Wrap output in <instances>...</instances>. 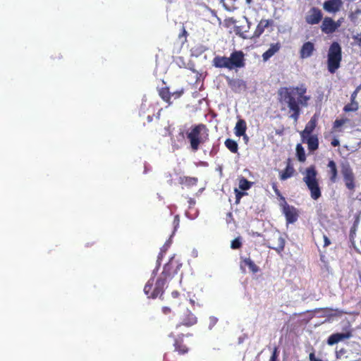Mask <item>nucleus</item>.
Wrapping results in <instances>:
<instances>
[{"label": "nucleus", "mask_w": 361, "mask_h": 361, "mask_svg": "<svg viewBox=\"0 0 361 361\" xmlns=\"http://www.w3.org/2000/svg\"><path fill=\"white\" fill-rule=\"evenodd\" d=\"M307 88L305 85L299 87H282L279 90V95L282 102L287 104L290 114V118L298 122L301 114V106H307L310 97L306 95Z\"/></svg>", "instance_id": "1"}, {"label": "nucleus", "mask_w": 361, "mask_h": 361, "mask_svg": "<svg viewBox=\"0 0 361 361\" xmlns=\"http://www.w3.org/2000/svg\"><path fill=\"white\" fill-rule=\"evenodd\" d=\"M173 259H171L164 266L163 271L154 282V278L152 277L144 287V293L149 298H156L161 296L164 292L166 283L172 279L176 273L177 266Z\"/></svg>", "instance_id": "2"}, {"label": "nucleus", "mask_w": 361, "mask_h": 361, "mask_svg": "<svg viewBox=\"0 0 361 361\" xmlns=\"http://www.w3.org/2000/svg\"><path fill=\"white\" fill-rule=\"evenodd\" d=\"M212 65L219 68L232 70L245 66V55L242 51H233L229 57L216 56L212 61Z\"/></svg>", "instance_id": "3"}, {"label": "nucleus", "mask_w": 361, "mask_h": 361, "mask_svg": "<svg viewBox=\"0 0 361 361\" xmlns=\"http://www.w3.org/2000/svg\"><path fill=\"white\" fill-rule=\"evenodd\" d=\"M209 129L205 124L200 123L194 125L190 130L187 133V138L189 140L192 151L198 150L200 145L209 140Z\"/></svg>", "instance_id": "4"}, {"label": "nucleus", "mask_w": 361, "mask_h": 361, "mask_svg": "<svg viewBox=\"0 0 361 361\" xmlns=\"http://www.w3.org/2000/svg\"><path fill=\"white\" fill-rule=\"evenodd\" d=\"M317 171L314 165L310 166L305 170L303 181L310 191L311 197L317 200L322 196L321 188L317 178Z\"/></svg>", "instance_id": "5"}, {"label": "nucleus", "mask_w": 361, "mask_h": 361, "mask_svg": "<svg viewBox=\"0 0 361 361\" xmlns=\"http://www.w3.org/2000/svg\"><path fill=\"white\" fill-rule=\"evenodd\" d=\"M342 60V49L338 42H334L329 47L327 54V68L331 73H335L340 68Z\"/></svg>", "instance_id": "6"}, {"label": "nucleus", "mask_w": 361, "mask_h": 361, "mask_svg": "<svg viewBox=\"0 0 361 361\" xmlns=\"http://www.w3.org/2000/svg\"><path fill=\"white\" fill-rule=\"evenodd\" d=\"M341 173L343 178L345 187L351 192H353L355 189V178L353 171L349 164L346 162L341 164Z\"/></svg>", "instance_id": "7"}, {"label": "nucleus", "mask_w": 361, "mask_h": 361, "mask_svg": "<svg viewBox=\"0 0 361 361\" xmlns=\"http://www.w3.org/2000/svg\"><path fill=\"white\" fill-rule=\"evenodd\" d=\"M341 25V21H335L332 18L326 16L322 19L320 29L326 35H331L335 32Z\"/></svg>", "instance_id": "8"}, {"label": "nucleus", "mask_w": 361, "mask_h": 361, "mask_svg": "<svg viewBox=\"0 0 361 361\" xmlns=\"http://www.w3.org/2000/svg\"><path fill=\"white\" fill-rule=\"evenodd\" d=\"M282 206V212L286 217L287 224L295 223L299 217L298 209L294 206L289 205L286 201Z\"/></svg>", "instance_id": "9"}, {"label": "nucleus", "mask_w": 361, "mask_h": 361, "mask_svg": "<svg viewBox=\"0 0 361 361\" xmlns=\"http://www.w3.org/2000/svg\"><path fill=\"white\" fill-rule=\"evenodd\" d=\"M305 19L308 25L319 24L323 19V13L318 7H311L307 11Z\"/></svg>", "instance_id": "10"}, {"label": "nucleus", "mask_w": 361, "mask_h": 361, "mask_svg": "<svg viewBox=\"0 0 361 361\" xmlns=\"http://www.w3.org/2000/svg\"><path fill=\"white\" fill-rule=\"evenodd\" d=\"M342 6V0H326L323 3V9L329 13H336Z\"/></svg>", "instance_id": "11"}, {"label": "nucleus", "mask_w": 361, "mask_h": 361, "mask_svg": "<svg viewBox=\"0 0 361 361\" xmlns=\"http://www.w3.org/2000/svg\"><path fill=\"white\" fill-rule=\"evenodd\" d=\"M318 122V116L317 114L313 115L308 123L306 124L305 129L300 132L301 140H304L308 135H313L312 133L314 130Z\"/></svg>", "instance_id": "12"}, {"label": "nucleus", "mask_w": 361, "mask_h": 361, "mask_svg": "<svg viewBox=\"0 0 361 361\" xmlns=\"http://www.w3.org/2000/svg\"><path fill=\"white\" fill-rule=\"evenodd\" d=\"M274 23L272 20H265L262 19L257 24L255 30L253 32L250 39H257L259 38L262 33L264 32L265 28H267L269 26L271 25Z\"/></svg>", "instance_id": "13"}, {"label": "nucleus", "mask_w": 361, "mask_h": 361, "mask_svg": "<svg viewBox=\"0 0 361 361\" xmlns=\"http://www.w3.org/2000/svg\"><path fill=\"white\" fill-rule=\"evenodd\" d=\"M183 336V334L178 335L175 338L173 343L175 351L181 355L188 353L189 351V348L184 343Z\"/></svg>", "instance_id": "14"}, {"label": "nucleus", "mask_w": 361, "mask_h": 361, "mask_svg": "<svg viewBox=\"0 0 361 361\" xmlns=\"http://www.w3.org/2000/svg\"><path fill=\"white\" fill-rule=\"evenodd\" d=\"M273 240H276V243H275L274 240H272L271 242H270L269 240L268 245H267L268 247H269L272 250H274L277 252L280 253L281 252H282L284 250V247H285L284 239L283 238V237L281 235L277 234L276 235L274 236Z\"/></svg>", "instance_id": "15"}, {"label": "nucleus", "mask_w": 361, "mask_h": 361, "mask_svg": "<svg viewBox=\"0 0 361 361\" xmlns=\"http://www.w3.org/2000/svg\"><path fill=\"white\" fill-rule=\"evenodd\" d=\"M314 50V44L311 42H306L302 44L300 50V57L301 59L309 58L313 54Z\"/></svg>", "instance_id": "16"}, {"label": "nucleus", "mask_w": 361, "mask_h": 361, "mask_svg": "<svg viewBox=\"0 0 361 361\" xmlns=\"http://www.w3.org/2000/svg\"><path fill=\"white\" fill-rule=\"evenodd\" d=\"M351 336L350 332L333 334L328 338L327 343L329 345H333L344 339L350 338Z\"/></svg>", "instance_id": "17"}, {"label": "nucleus", "mask_w": 361, "mask_h": 361, "mask_svg": "<svg viewBox=\"0 0 361 361\" xmlns=\"http://www.w3.org/2000/svg\"><path fill=\"white\" fill-rule=\"evenodd\" d=\"M302 141L307 143L310 152H314L319 148V139L317 135H308Z\"/></svg>", "instance_id": "18"}, {"label": "nucleus", "mask_w": 361, "mask_h": 361, "mask_svg": "<svg viewBox=\"0 0 361 361\" xmlns=\"http://www.w3.org/2000/svg\"><path fill=\"white\" fill-rule=\"evenodd\" d=\"M197 322V317L190 311L182 318L180 324L176 325V329L179 328L181 325L186 326H191L195 324Z\"/></svg>", "instance_id": "19"}, {"label": "nucleus", "mask_w": 361, "mask_h": 361, "mask_svg": "<svg viewBox=\"0 0 361 361\" xmlns=\"http://www.w3.org/2000/svg\"><path fill=\"white\" fill-rule=\"evenodd\" d=\"M328 175L331 183H335L338 178V169L336 162L334 160H329L327 164Z\"/></svg>", "instance_id": "20"}, {"label": "nucleus", "mask_w": 361, "mask_h": 361, "mask_svg": "<svg viewBox=\"0 0 361 361\" xmlns=\"http://www.w3.org/2000/svg\"><path fill=\"white\" fill-rule=\"evenodd\" d=\"M281 49V44L279 42L271 44L269 48L263 53L262 59L264 61H267L271 57H272L276 53H277Z\"/></svg>", "instance_id": "21"}, {"label": "nucleus", "mask_w": 361, "mask_h": 361, "mask_svg": "<svg viewBox=\"0 0 361 361\" xmlns=\"http://www.w3.org/2000/svg\"><path fill=\"white\" fill-rule=\"evenodd\" d=\"M178 182L185 187L190 188L197 185L198 178L196 177L181 176L179 178Z\"/></svg>", "instance_id": "22"}, {"label": "nucleus", "mask_w": 361, "mask_h": 361, "mask_svg": "<svg viewBox=\"0 0 361 361\" xmlns=\"http://www.w3.org/2000/svg\"><path fill=\"white\" fill-rule=\"evenodd\" d=\"M247 124L245 120L239 119L235 126V134L238 137L245 135Z\"/></svg>", "instance_id": "23"}, {"label": "nucleus", "mask_w": 361, "mask_h": 361, "mask_svg": "<svg viewBox=\"0 0 361 361\" xmlns=\"http://www.w3.org/2000/svg\"><path fill=\"white\" fill-rule=\"evenodd\" d=\"M226 10L233 11L239 7L240 0H219Z\"/></svg>", "instance_id": "24"}, {"label": "nucleus", "mask_w": 361, "mask_h": 361, "mask_svg": "<svg viewBox=\"0 0 361 361\" xmlns=\"http://www.w3.org/2000/svg\"><path fill=\"white\" fill-rule=\"evenodd\" d=\"M228 85L235 92L240 91L242 89H245L246 87L245 82L240 79H233L228 82Z\"/></svg>", "instance_id": "25"}, {"label": "nucleus", "mask_w": 361, "mask_h": 361, "mask_svg": "<svg viewBox=\"0 0 361 361\" xmlns=\"http://www.w3.org/2000/svg\"><path fill=\"white\" fill-rule=\"evenodd\" d=\"M159 97L166 102L169 105H171L172 102H171V92L169 91V88L168 87H164L160 88L159 90Z\"/></svg>", "instance_id": "26"}, {"label": "nucleus", "mask_w": 361, "mask_h": 361, "mask_svg": "<svg viewBox=\"0 0 361 361\" xmlns=\"http://www.w3.org/2000/svg\"><path fill=\"white\" fill-rule=\"evenodd\" d=\"M243 264L247 266L251 272L255 274L259 271V268L257 265L255 264V262L250 258H243L241 262V267Z\"/></svg>", "instance_id": "27"}, {"label": "nucleus", "mask_w": 361, "mask_h": 361, "mask_svg": "<svg viewBox=\"0 0 361 361\" xmlns=\"http://www.w3.org/2000/svg\"><path fill=\"white\" fill-rule=\"evenodd\" d=\"M294 172V168L291 166L290 163H288L285 170L280 173V179L281 180H285L292 177L293 176Z\"/></svg>", "instance_id": "28"}, {"label": "nucleus", "mask_w": 361, "mask_h": 361, "mask_svg": "<svg viewBox=\"0 0 361 361\" xmlns=\"http://www.w3.org/2000/svg\"><path fill=\"white\" fill-rule=\"evenodd\" d=\"M225 146L232 153H237L238 150V143L231 138H228L225 140Z\"/></svg>", "instance_id": "29"}, {"label": "nucleus", "mask_w": 361, "mask_h": 361, "mask_svg": "<svg viewBox=\"0 0 361 361\" xmlns=\"http://www.w3.org/2000/svg\"><path fill=\"white\" fill-rule=\"evenodd\" d=\"M296 155L300 162H304L306 160L305 149L301 144H298L296 146Z\"/></svg>", "instance_id": "30"}, {"label": "nucleus", "mask_w": 361, "mask_h": 361, "mask_svg": "<svg viewBox=\"0 0 361 361\" xmlns=\"http://www.w3.org/2000/svg\"><path fill=\"white\" fill-rule=\"evenodd\" d=\"M358 103L357 102H350V103L345 105L343 111L345 112L356 111L358 109Z\"/></svg>", "instance_id": "31"}, {"label": "nucleus", "mask_w": 361, "mask_h": 361, "mask_svg": "<svg viewBox=\"0 0 361 361\" xmlns=\"http://www.w3.org/2000/svg\"><path fill=\"white\" fill-rule=\"evenodd\" d=\"M251 187V182L248 181L244 177H242L239 180V188L242 190H247Z\"/></svg>", "instance_id": "32"}, {"label": "nucleus", "mask_w": 361, "mask_h": 361, "mask_svg": "<svg viewBox=\"0 0 361 361\" xmlns=\"http://www.w3.org/2000/svg\"><path fill=\"white\" fill-rule=\"evenodd\" d=\"M171 297L173 299V301H171L170 302V304L173 306V307H176V306H178L180 305V299H179V297H180V293L177 291V290H174L171 293Z\"/></svg>", "instance_id": "33"}, {"label": "nucleus", "mask_w": 361, "mask_h": 361, "mask_svg": "<svg viewBox=\"0 0 361 361\" xmlns=\"http://www.w3.org/2000/svg\"><path fill=\"white\" fill-rule=\"evenodd\" d=\"M242 246L240 238H236L231 241V247L233 250L239 249Z\"/></svg>", "instance_id": "34"}, {"label": "nucleus", "mask_w": 361, "mask_h": 361, "mask_svg": "<svg viewBox=\"0 0 361 361\" xmlns=\"http://www.w3.org/2000/svg\"><path fill=\"white\" fill-rule=\"evenodd\" d=\"M348 121V119H336L333 124L334 129L338 128L339 127L344 125Z\"/></svg>", "instance_id": "35"}, {"label": "nucleus", "mask_w": 361, "mask_h": 361, "mask_svg": "<svg viewBox=\"0 0 361 361\" xmlns=\"http://www.w3.org/2000/svg\"><path fill=\"white\" fill-rule=\"evenodd\" d=\"M187 36H188V32H187L185 27L183 26L182 29H181V32L178 35V37L180 39L183 38V39L182 40V43H184L185 42H186Z\"/></svg>", "instance_id": "36"}, {"label": "nucleus", "mask_w": 361, "mask_h": 361, "mask_svg": "<svg viewBox=\"0 0 361 361\" xmlns=\"http://www.w3.org/2000/svg\"><path fill=\"white\" fill-rule=\"evenodd\" d=\"M180 224V216L179 215H176L173 218V233L177 230Z\"/></svg>", "instance_id": "37"}, {"label": "nucleus", "mask_w": 361, "mask_h": 361, "mask_svg": "<svg viewBox=\"0 0 361 361\" xmlns=\"http://www.w3.org/2000/svg\"><path fill=\"white\" fill-rule=\"evenodd\" d=\"M272 188H273V190H274V191L275 194H276L278 197H280V198H281V200H283V202H284V201H286V200H285V198L281 195V192H280V190H279V188H278L277 185H276V183H272Z\"/></svg>", "instance_id": "38"}, {"label": "nucleus", "mask_w": 361, "mask_h": 361, "mask_svg": "<svg viewBox=\"0 0 361 361\" xmlns=\"http://www.w3.org/2000/svg\"><path fill=\"white\" fill-rule=\"evenodd\" d=\"M278 355H279L278 348L276 347H275L272 352V354L270 357L269 361H277Z\"/></svg>", "instance_id": "39"}, {"label": "nucleus", "mask_w": 361, "mask_h": 361, "mask_svg": "<svg viewBox=\"0 0 361 361\" xmlns=\"http://www.w3.org/2000/svg\"><path fill=\"white\" fill-rule=\"evenodd\" d=\"M361 90V85H359L358 87H356V89L355 90V91L351 94V96H350V102H356L355 101V99H356V97L357 95V93L358 92Z\"/></svg>", "instance_id": "40"}, {"label": "nucleus", "mask_w": 361, "mask_h": 361, "mask_svg": "<svg viewBox=\"0 0 361 361\" xmlns=\"http://www.w3.org/2000/svg\"><path fill=\"white\" fill-rule=\"evenodd\" d=\"M353 38L355 40L357 45H358L360 47H361V32L353 36Z\"/></svg>", "instance_id": "41"}, {"label": "nucleus", "mask_w": 361, "mask_h": 361, "mask_svg": "<svg viewBox=\"0 0 361 361\" xmlns=\"http://www.w3.org/2000/svg\"><path fill=\"white\" fill-rule=\"evenodd\" d=\"M235 32L237 35H239L240 37H242L243 38H248L247 36H246L245 34H244V31H243L241 30V27H235Z\"/></svg>", "instance_id": "42"}, {"label": "nucleus", "mask_w": 361, "mask_h": 361, "mask_svg": "<svg viewBox=\"0 0 361 361\" xmlns=\"http://www.w3.org/2000/svg\"><path fill=\"white\" fill-rule=\"evenodd\" d=\"M330 310L334 312V313L331 314V316L340 317V316H341L344 313L342 310H338V309H336V310H331V309H330Z\"/></svg>", "instance_id": "43"}, {"label": "nucleus", "mask_w": 361, "mask_h": 361, "mask_svg": "<svg viewBox=\"0 0 361 361\" xmlns=\"http://www.w3.org/2000/svg\"><path fill=\"white\" fill-rule=\"evenodd\" d=\"M183 94V90L176 91L171 93V97H173L174 99L179 98Z\"/></svg>", "instance_id": "44"}, {"label": "nucleus", "mask_w": 361, "mask_h": 361, "mask_svg": "<svg viewBox=\"0 0 361 361\" xmlns=\"http://www.w3.org/2000/svg\"><path fill=\"white\" fill-rule=\"evenodd\" d=\"M324 247H326L331 244V241L326 235H323Z\"/></svg>", "instance_id": "45"}, {"label": "nucleus", "mask_w": 361, "mask_h": 361, "mask_svg": "<svg viewBox=\"0 0 361 361\" xmlns=\"http://www.w3.org/2000/svg\"><path fill=\"white\" fill-rule=\"evenodd\" d=\"M235 192L236 193V202L238 203V202H239V200L241 198L243 193L238 191V189H235Z\"/></svg>", "instance_id": "46"}, {"label": "nucleus", "mask_w": 361, "mask_h": 361, "mask_svg": "<svg viewBox=\"0 0 361 361\" xmlns=\"http://www.w3.org/2000/svg\"><path fill=\"white\" fill-rule=\"evenodd\" d=\"M331 145L333 147H338L340 145V142L337 138H334L332 141L331 142Z\"/></svg>", "instance_id": "47"}, {"label": "nucleus", "mask_w": 361, "mask_h": 361, "mask_svg": "<svg viewBox=\"0 0 361 361\" xmlns=\"http://www.w3.org/2000/svg\"><path fill=\"white\" fill-rule=\"evenodd\" d=\"M171 308L169 307H162V312L164 314H168L169 313H171Z\"/></svg>", "instance_id": "48"}, {"label": "nucleus", "mask_w": 361, "mask_h": 361, "mask_svg": "<svg viewBox=\"0 0 361 361\" xmlns=\"http://www.w3.org/2000/svg\"><path fill=\"white\" fill-rule=\"evenodd\" d=\"M309 359L310 361H316L318 358L316 357L314 353L312 352V353H310Z\"/></svg>", "instance_id": "49"}, {"label": "nucleus", "mask_w": 361, "mask_h": 361, "mask_svg": "<svg viewBox=\"0 0 361 361\" xmlns=\"http://www.w3.org/2000/svg\"><path fill=\"white\" fill-rule=\"evenodd\" d=\"M153 118H154V116H153V115H152V116L149 115V116H147V121H148V122H152V120H153Z\"/></svg>", "instance_id": "50"}, {"label": "nucleus", "mask_w": 361, "mask_h": 361, "mask_svg": "<svg viewBox=\"0 0 361 361\" xmlns=\"http://www.w3.org/2000/svg\"><path fill=\"white\" fill-rule=\"evenodd\" d=\"M245 1H246V3H247V4H251V2H252V0H245Z\"/></svg>", "instance_id": "51"}, {"label": "nucleus", "mask_w": 361, "mask_h": 361, "mask_svg": "<svg viewBox=\"0 0 361 361\" xmlns=\"http://www.w3.org/2000/svg\"><path fill=\"white\" fill-rule=\"evenodd\" d=\"M190 303L192 305V306L195 305V301L193 300H190Z\"/></svg>", "instance_id": "52"}, {"label": "nucleus", "mask_w": 361, "mask_h": 361, "mask_svg": "<svg viewBox=\"0 0 361 361\" xmlns=\"http://www.w3.org/2000/svg\"><path fill=\"white\" fill-rule=\"evenodd\" d=\"M316 361H323V360L318 358Z\"/></svg>", "instance_id": "53"}, {"label": "nucleus", "mask_w": 361, "mask_h": 361, "mask_svg": "<svg viewBox=\"0 0 361 361\" xmlns=\"http://www.w3.org/2000/svg\"><path fill=\"white\" fill-rule=\"evenodd\" d=\"M360 283H361V276H360Z\"/></svg>", "instance_id": "54"}]
</instances>
